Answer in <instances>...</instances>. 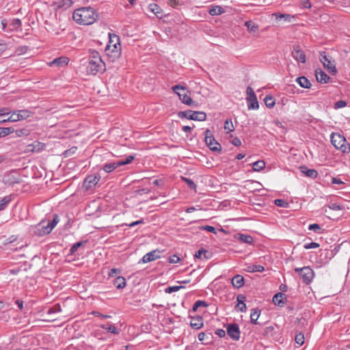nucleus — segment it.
I'll return each mask as SVG.
<instances>
[{"label":"nucleus","instance_id":"obj_29","mask_svg":"<svg viewBox=\"0 0 350 350\" xmlns=\"http://www.w3.org/2000/svg\"><path fill=\"white\" fill-rule=\"evenodd\" d=\"M86 243H87V241H79V242L75 243L70 249L69 254L75 255L77 253V252L78 251V250L81 249Z\"/></svg>","mask_w":350,"mask_h":350},{"label":"nucleus","instance_id":"obj_5","mask_svg":"<svg viewBox=\"0 0 350 350\" xmlns=\"http://www.w3.org/2000/svg\"><path fill=\"white\" fill-rule=\"evenodd\" d=\"M172 90L178 96L182 103L189 106L193 105V101L190 96L189 92L187 90L185 87L178 84L174 85Z\"/></svg>","mask_w":350,"mask_h":350},{"label":"nucleus","instance_id":"obj_6","mask_svg":"<svg viewBox=\"0 0 350 350\" xmlns=\"http://www.w3.org/2000/svg\"><path fill=\"white\" fill-rule=\"evenodd\" d=\"M204 135L205 144L209 149L213 152L221 153V146L215 140L212 132L209 129H206L204 132Z\"/></svg>","mask_w":350,"mask_h":350},{"label":"nucleus","instance_id":"obj_23","mask_svg":"<svg viewBox=\"0 0 350 350\" xmlns=\"http://www.w3.org/2000/svg\"><path fill=\"white\" fill-rule=\"evenodd\" d=\"M213 339V335L211 333L208 334L204 332H200L198 334V340L204 345H208L211 342Z\"/></svg>","mask_w":350,"mask_h":350},{"label":"nucleus","instance_id":"obj_42","mask_svg":"<svg viewBox=\"0 0 350 350\" xmlns=\"http://www.w3.org/2000/svg\"><path fill=\"white\" fill-rule=\"evenodd\" d=\"M224 129L227 131V133L233 131L234 130V127L233 126L232 122L231 119H227L224 122Z\"/></svg>","mask_w":350,"mask_h":350},{"label":"nucleus","instance_id":"obj_52","mask_svg":"<svg viewBox=\"0 0 350 350\" xmlns=\"http://www.w3.org/2000/svg\"><path fill=\"white\" fill-rule=\"evenodd\" d=\"M208 252L204 249H200L194 255L195 258H202L203 254H208Z\"/></svg>","mask_w":350,"mask_h":350},{"label":"nucleus","instance_id":"obj_9","mask_svg":"<svg viewBox=\"0 0 350 350\" xmlns=\"http://www.w3.org/2000/svg\"><path fill=\"white\" fill-rule=\"evenodd\" d=\"M295 271L298 273L302 281L306 284H309L313 280L314 276V271L309 267H304L302 268H295Z\"/></svg>","mask_w":350,"mask_h":350},{"label":"nucleus","instance_id":"obj_15","mask_svg":"<svg viewBox=\"0 0 350 350\" xmlns=\"http://www.w3.org/2000/svg\"><path fill=\"white\" fill-rule=\"evenodd\" d=\"M292 56L295 59L301 63L306 62V55L304 52L301 49L300 46L295 45L293 46L292 51Z\"/></svg>","mask_w":350,"mask_h":350},{"label":"nucleus","instance_id":"obj_37","mask_svg":"<svg viewBox=\"0 0 350 350\" xmlns=\"http://www.w3.org/2000/svg\"><path fill=\"white\" fill-rule=\"evenodd\" d=\"M273 16L275 17L276 19L278 18H283L286 22H291L292 18H294V16L287 14H279V13H274L273 14Z\"/></svg>","mask_w":350,"mask_h":350},{"label":"nucleus","instance_id":"obj_55","mask_svg":"<svg viewBox=\"0 0 350 350\" xmlns=\"http://www.w3.org/2000/svg\"><path fill=\"white\" fill-rule=\"evenodd\" d=\"M246 93L247 95V98H253V96H254V97L256 96L253 89L250 86H248L247 88Z\"/></svg>","mask_w":350,"mask_h":350},{"label":"nucleus","instance_id":"obj_16","mask_svg":"<svg viewBox=\"0 0 350 350\" xmlns=\"http://www.w3.org/2000/svg\"><path fill=\"white\" fill-rule=\"evenodd\" d=\"M159 254V252L157 250H154V251L150 252L143 256V258L140 260L139 263L140 262L147 263V262L153 261L154 260H157L160 258V256Z\"/></svg>","mask_w":350,"mask_h":350},{"label":"nucleus","instance_id":"obj_50","mask_svg":"<svg viewBox=\"0 0 350 350\" xmlns=\"http://www.w3.org/2000/svg\"><path fill=\"white\" fill-rule=\"evenodd\" d=\"M58 222H59L58 216L57 215H54L53 219H52V221H47V224H49L51 229L53 230L56 226V225L57 224Z\"/></svg>","mask_w":350,"mask_h":350},{"label":"nucleus","instance_id":"obj_26","mask_svg":"<svg viewBox=\"0 0 350 350\" xmlns=\"http://www.w3.org/2000/svg\"><path fill=\"white\" fill-rule=\"evenodd\" d=\"M296 82L304 88H310L311 83L310 81L305 77H299L296 79Z\"/></svg>","mask_w":350,"mask_h":350},{"label":"nucleus","instance_id":"obj_13","mask_svg":"<svg viewBox=\"0 0 350 350\" xmlns=\"http://www.w3.org/2000/svg\"><path fill=\"white\" fill-rule=\"evenodd\" d=\"M227 334L234 340H239L240 338L239 327L236 323L229 324L227 327Z\"/></svg>","mask_w":350,"mask_h":350},{"label":"nucleus","instance_id":"obj_33","mask_svg":"<svg viewBox=\"0 0 350 350\" xmlns=\"http://www.w3.org/2000/svg\"><path fill=\"white\" fill-rule=\"evenodd\" d=\"M245 26L247 27V30L250 32H256L259 28V27L257 24H256L255 23L252 22L251 21H246L245 23Z\"/></svg>","mask_w":350,"mask_h":350},{"label":"nucleus","instance_id":"obj_45","mask_svg":"<svg viewBox=\"0 0 350 350\" xmlns=\"http://www.w3.org/2000/svg\"><path fill=\"white\" fill-rule=\"evenodd\" d=\"M182 180L187 183V186L191 189L196 190V185L195 183L191 180L186 177H182Z\"/></svg>","mask_w":350,"mask_h":350},{"label":"nucleus","instance_id":"obj_41","mask_svg":"<svg viewBox=\"0 0 350 350\" xmlns=\"http://www.w3.org/2000/svg\"><path fill=\"white\" fill-rule=\"evenodd\" d=\"M208 305V304L204 301H202V300H198L196 301L193 306V308H192V310L193 312H196L197 311L198 308H200V307H207Z\"/></svg>","mask_w":350,"mask_h":350},{"label":"nucleus","instance_id":"obj_54","mask_svg":"<svg viewBox=\"0 0 350 350\" xmlns=\"http://www.w3.org/2000/svg\"><path fill=\"white\" fill-rule=\"evenodd\" d=\"M347 106V102L342 100H338L334 104V109H338Z\"/></svg>","mask_w":350,"mask_h":350},{"label":"nucleus","instance_id":"obj_36","mask_svg":"<svg viewBox=\"0 0 350 350\" xmlns=\"http://www.w3.org/2000/svg\"><path fill=\"white\" fill-rule=\"evenodd\" d=\"M252 166L254 171L260 172L265 167V163L262 160H258L254 162Z\"/></svg>","mask_w":350,"mask_h":350},{"label":"nucleus","instance_id":"obj_57","mask_svg":"<svg viewBox=\"0 0 350 350\" xmlns=\"http://www.w3.org/2000/svg\"><path fill=\"white\" fill-rule=\"evenodd\" d=\"M202 229L205 230L208 232H212L213 234L217 233L216 229L213 226H202Z\"/></svg>","mask_w":350,"mask_h":350},{"label":"nucleus","instance_id":"obj_7","mask_svg":"<svg viewBox=\"0 0 350 350\" xmlns=\"http://www.w3.org/2000/svg\"><path fill=\"white\" fill-rule=\"evenodd\" d=\"M320 61L323 64V66L332 75H334L337 72L336 68L335 61L332 57L327 55L325 52H322L320 54Z\"/></svg>","mask_w":350,"mask_h":350},{"label":"nucleus","instance_id":"obj_22","mask_svg":"<svg viewBox=\"0 0 350 350\" xmlns=\"http://www.w3.org/2000/svg\"><path fill=\"white\" fill-rule=\"evenodd\" d=\"M112 283L117 289H122L126 286V281L124 277L118 276L112 281Z\"/></svg>","mask_w":350,"mask_h":350},{"label":"nucleus","instance_id":"obj_40","mask_svg":"<svg viewBox=\"0 0 350 350\" xmlns=\"http://www.w3.org/2000/svg\"><path fill=\"white\" fill-rule=\"evenodd\" d=\"M11 200L12 199L10 196H5L0 200V211L4 210Z\"/></svg>","mask_w":350,"mask_h":350},{"label":"nucleus","instance_id":"obj_64","mask_svg":"<svg viewBox=\"0 0 350 350\" xmlns=\"http://www.w3.org/2000/svg\"><path fill=\"white\" fill-rule=\"evenodd\" d=\"M15 303H16V304L17 305V306L18 307V308L20 310H23V301L22 300L16 299L15 301Z\"/></svg>","mask_w":350,"mask_h":350},{"label":"nucleus","instance_id":"obj_11","mask_svg":"<svg viewBox=\"0 0 350 350\" xmlns=\"http://www.w3.org/2000/svg\"><path fill=\"white\" fill-rule=\"evenodd\" d=\"M100 178V176L98 177L95 174L88 176L83 181V188L87 191H92L98 183Z\"/></svg>","mask_w":350,"mask_h":350},{"label":"nucleus","instance_id":"obj_4","mask_svg":"<svg viewBox=\"0 0 350 350\" xmlns=\"http://www.w3.org/2000/svg\"><path fill=\"white\" fill-rule=\"evenodd\" d=\"M111 62H114L118 59L122 54V49L120 37L114 33H111Z\"/></svg>","mask_w":350,"mask_h":350},{"label":"nucleus","instance_id":"obj_48","mask_svg":"<svg viewBox=\"0 0 350 350\" xmlns=\"http://www.w3.org/2000/svg\"><path fill=\"white\" fill-rule=\"evenodd\" d=\"M185 288V287L183 286H167L165 288V291L167 293H172L173 292H176V291H179L180 288Z\"/></svg>","mask_w":350,"mask_h":350},{"label":"nucleus","instance_id":"obj_46","mask_svg":"<svg viewBox=\"0 0 350 350\" xmlns=\"http://www.w3.org/2000/svg\"><path fill=\"white\" fill-rule=\"evenodd\" d=\"M60 311H61V306L59 304H57L48 310L47 314H50L57 313V312H59Z\"/></svg>","mask_w":350,"mask_h":350},{"label":"nucleus","instance_id":"obj_51","mask_svg":"<svg viewBox=\"0 0 350 350\" xmlns=\"http://www.w3.org/2000/svg\"><path fill=\"white\" fill-rule=\"evenodd\" d=\"M275 204L280 207L286 208L288 206V203L282 199H276L275 200Z\"/></svg>","mask_w":350,"mask_h":350},{"label":"nucleus","instance_id":"obj_28","mask_svg":"<svg viewBox=\"0 0 350 350\" xmlns=\"http://www.w3.org/2000/svg\"><path fill=\"white\" fill-rule=\"evenodd\" d=\"M22 22L19 18H14L10 24V30L19 31L21 30Z\"/></svg>","mask_w":350,"mask_h":350},{"label":"nucleus","instance_id":"obj_49","mask_svg":"<svg viewBox=\"0 0 350 350\" xmlns=\"http://www.w3.org/2000/svg\"><path fill=\"white\" fill-rule=\"evenodd\" d=\"M295 340L297 344L302 345L304 342V336L301 333L296 334Z\"/></svg>","mask_w":350,"mask_h":350},{"label":"nucleus","instance_id":"obj_61","mask_svg":"<svg viewBox=\"0 0 350 350\" xmlns=\"http://www.w3.org/2000/svg\"><path fill=\"white\" fill-rule=\"evenodd\" d=\"M215 334H217L220 338H224L226 336V332L223 329H217L215 331Z\"/></svg>","mask_w":350,"mask_h":350},{"label":"nucleus","instance_id":"obj_35","mask_svg":"<svg viewBox=\"0 0 350 350\" xmlns=\"http://www.w3.org/2000/svg\"><path fill=\"white\" fill-rule=\"evenodd\" d=\"M14 132L17 137H26L30 134V130L27 127L14 130Z\"/></svg>","mask_w":350,"mask_h":350},{"label":"nucleus","instance_id":"obj_17","mask_svg":"<svg viewBox=\"0 0 350 350\" xmlns=\"http://www.w3.org/2000/svg\"><path fill=\"white\" fill-rule=\"evenodd\" d=\"M45 148V144L39 142H34L33 143L29 144L27 146L26 152H39L41 150H44Z\"/></svg>","mask_w":350,"mask_h":350},{"label":"nucleus","instance_id":"obj_12","mask_svg":"<svg viewBox=\"0 0 350 350\" xmlns=\"http://www.w3.org/2000/svg\"><path fill=\"white\" fill-rule=\"evenodd\" d=\"M52 230L47 221H42L36 226L35 234L42 237L49 234Z\"/></svg>","mask_w":350,"mask_h":350},{"label":"nucleus","instance_id":"obj_1","mask_svg":"<svg viewBox=\"0 0 350 350\" xmlns=\"http://www.w3.org/2000/svg\"><path fill=\"white\" fill-rule=\"evenodd\" d=\"M96 14L92 8H81L77 9L73 14V20L79 25H89L96 21Z\"/></svg>","mask_w":350,"mask_h":350},{"label":"nucleus","instance_id":"obj_27","mask_svg":"<svg viewBox=\"0 0 350 350\" xmlns=\"http://www.w3.org/2000/svg\"><path fill=\"white\" fill-rule=\"evenodd\" d=\"M247 107L249 109H257L259 107L258 101L256 96H253L251 98H247Z\"/></svg>","mask_w":350,"mask_h":350},{"label":"nucleus","instance_id":"obj_62","mask_svg":"<svg viewBox=\"0 0 350 350\" xmlns=\"http://www.w3.org/2000/svg\"><path fill=\"white\" fill-rule=\"evenodd\" d=\"M10 111L7 108H0V116H4L6 115H9Z\"/></svg>","mask_w":350,"mask_h":350},{"label":"nucleus","instance_id":"obj_2","mask_svg":"<svg viewBox=\"0 0 350 350\" xmlns=\"http://www.w3.org/2000/svg\"><path fill=\"white\" fill-rule=\"evenodd\" d=\"M105 69V64L102 60L99 53L95 51H92L88 62L87 73L94 75L98 72H103Z\"/></svg>","mask_w":350,"mask_h":350},{"label":"nucleus","instance_id":"obj_53","mask_svg":"<svg viewBox=\"0 0 350 350\" xmlns=\"http://www.w3.org/2000/svg\"><path fill=\"white\" fill-rule=\"evenodd\" d=\"M320 245L315 242H311L310 243H306L304 245V247L306 250L314 249L319 247Z\"/></svg>","mask_w":350,"mask_h":350},{"label":"nucleus","instance_id":"obj_24","mask_svg":"<svg viewBox=\"0 0 350 350\" xmlns=\"http://www.w3.org/2000/svg\"><path fill=\"white\" fill-rule=\"evenodd\" d=\"M284 298H286L285 294H284L281 292L278 293L273 297V303L275 306H282L284 304V302L283 301Z\"/></svg>","mask_w":350,"mask_h":350},{"label":"nucleus","instance_id":"obj_10","mask_svg":"<svg viewBox=\"0 0 350 350\" xmlns=\"http://www.w3.org/2000/svg\"><path fill=\"white\" fill-rule=\"evenodd\" d=\"M31 115V111L27 109L17 110L14 111L8 118L10 122H14L22 120H25L29 118Z\"/></svg>","mask_w":350,"mask_h":350},{"label":"nucleus","instance_id":"obj_59","mask_svg":"<svg viewBox=\"0 0 350 350\" xmlns=\"http://www.w3.org/2000/svg\"><path fill=\"white\" fill-rule=\"evenodd\" d=\"M230 142L235 146H240L241 145V139L237 137H234Z\"/></svg>","mask_w":350,"mask_h":350},{"label":"nucleus","instance_id":"obj_30","mask_svg":"<svg viewBox=\"0 0 350 350\" xmlns=\"http://www.w3.org/2000/svg\"><path fill=\"white\" fill-rule=\"evenodd\" d=\"M265 271V267L260 265H252L247 267V271L250 273L254 272H262Z\"/></svg>","mask_w":350,"mask_h":350},{"label":"nucleus","instance_id":"obj_47","mask_svg":"<svg viewBox=\"0 0 350 350\" xmlns=\"http://www.w3.org/2000/svg\"><path fill=\"white\" fill-rule=\"evenodd\" d=\"M72 4V1L71 0H62L59 2L58 7L68 8L70 7Z\"/></svg>","mask_w":350,"mask_h":350},{"label":"nucleus","instance_id":"obj_14","mask_svg":"<svg viewBox=\"0 0 350 350\" xmlns=\"http://www.w3.org/2000/svg\"><path fill=\"white\" fill-rule=\"evenodd\" d=\"M134 159V156L129 155L126 159H120L117 161H111V172L119 166L131 163Z\"/></svg>","mask_w":350,"mask_h":350},{"label":"nucleus","instance_id":"obj_32","mask_svg":"<svg viewBox=\"0 0 350 350\" xmlns=\"http://www.w3.org/2000/svg\"><path fill=\"white\" fill-rule=\"evenodd\" d=\"M14 132V129L10 127H0V137H5Z\"/></svg>","mask_w":350,"mask_h":350},{"label":"nucleus","instance_id":"obj_19","mask_svg":"<svg viewBox=\"0 0 350 350\" xmlns=\"http://www.w3.org/2000/svg\"><path fill=\"white\" fill-rule=\"evenodd\" d=\"M315 76L318 82L326 83L329 81L330 77L322 70H316Z\"/></svg>","mask_w":350,"mask_h":350},{"label":"nucleus","instance_id":"obj_58","mask_svg":"<svg viewBox=\"0 0 350 350\" xmlns=\"http://www.w3.org/2000/svg\"><path fill=\"white\" fill-rule=\"evenodd\" d=\"M180 260V258L175 254L169 257V262L170 263H177Z\"/></svg>","mask_w":350,"mask_h":350},{"label":"nucleus","instance_id":"obj_34","mask_svg":"<svg viewBox=\"0 0 350 350\" xmlns=\"http://www.w3.org/2000/svg\"><path fill=\"white\" fill-rule=\"evenodd\" d=\"M260 311L258 310V309H253L252 310V312H251L250 314V319H251V322L254 324H258V323L257 322V320L260 316Z\"/></svg>","mask_w":350,"mask_h":350},{"label":"nucleus","instance_id":"obj_39","mask_svg":"<svg viewBox=\"0 0 350 350\" xmlns=\"http://www.w3.org/2000/svg\"><path fill=\"white\" fill-rule=\"evenodd\" d=\"M264 101L266 106L269 108L273 107L275 104V98L270 95H267L264 99Z\"/></svg>","mask_w":350,"mask_h":350},{"label":"nucleus","instance_id":"obj_43","mask_svg":"<svg viewBox=\"0 0 350 350\" xmlns=\"http://www.w3.org/2000/svg\"><path fill=\"white\" fill-rule=\"evenodd\" d=\"M239 240L243 243L251 244L252 243L254 239L250 235H245V234H240L239 235Z\"/></svg>","mask_w":350,"mask_h":350},{"label":"nucleus","instance_id":"obj_18","mask_svg":"<svg viewBox=\"0 0 350 350\" xmlns=\"http://www.w3.org/2000/svg\"><path fill=\"white\" fill-rule=\"evenodd\" d=\"M190 325L195 329H199L204 325V320L202 317L197 316L191 317Z\"/></svg>","mask_w":350,"mask_h":350},{"label":"nucleus","instance_id":"obj_8","mask_svg":"<svg viewBox=\"0 0 350 350\" xmlns=\"http://www.w3.org/2000/svg\"><path fill=\"white\" fill-rule=\"evenodd\" d=\"M178 116L180 118H187L196 121H204L206 118V113L203 111H193L191 110L179 111Z\"/></svg>","mask_w":350,"mask_h":350},{"label":"nucleus","instance_id":"obj_56","mask_svg":"<svg viewBox=\"0 0 350 350\" xmlns=\"http://www.w3.org/2000/svg\"><path fill=\"white\" fill-rule=\"evenodd\" d=\"M246 299V297L245 295H239L237 297V301L238 302V304L237 306V307H238L239 305L242 304L244 303V301H245Z\"/></svg>","mask_w":350,"mask_h":350},{"label":"nucleus","instance_id":"obj_38","mask_svg":"<svg viewBox=\"0 0 350 350\" xmlns=\"http://www.w3.org/2000/svg\"><path fill=\"white\" fill-rule=\"evenodd\" d=\"M148 10L158 16L161 13V9L157 3H150L148 5Z\"/></svg>","mask_w":350,"mask_h":350},{"label":"nucleus","instance_id":"obj_21","mask_svg":"<svg viewBox=\"0 0 350 350\" xmlns=\"http://www.w3.org/2000/svg\"><path fill=\"white\" fill-rule=\"evenodd\" d=\"M245 280L243 276L241 275H234L231 280V283L234 288H240L244 285Z\"/></svg>","mask_w":350,"mask_h":350},{"label":"nucleus","instance_id":"obj_3","mask_svg":"<svg viewBox=\"0 0 350 350\" xmlns=\"http://www.w3.org/2000/svg\"><path fill=\"white\" fill-rule=\"evenodd\" d=\"M330 139L332 144L337 150H340L343 153H349L350 152V144L341 134L332 133L330 135Z\"/></svg>","mask_w":350,"mask_h":350},{"label":"nucleus","instance_id":"obj_60","mask_svg":"<svg viewBox=\"0 0 350 350\" xmlns=\"http://www.w3.org/2000/svg\"><path fill=\"white\" fill-rule=\"evenodd\" d=\"M7 49V44L3 42H0V56L6 51Z\"/></svg>","mask_w":350,"mask_h":350},{"label":"nucleus","instance_id":"obj_25","mask_svg":"<svg viewBox=\"0 0 350 350\" xmlns=\"http://www.w3.org/2000/svg\"><path fill=\"white\" fill-rule=\"evenodd\" d=\"M68 63V58L66 57H61L55 58L53 61L50 63L51 66L56 65L57 66H63L67 65Z\"/></svg>","mask_w":350,"mask_h":350},{"label":"nucleus","instance_id":"obj_31","mask_svg":"<svg viewBox=\"0 0 350 350\" xmlns=\"http://www.w3.org/2000/svg\"><path fill=\"white\" fill-rule=\"evenodd\" d=\"M224 12L223 8L219 5L212 6L209 10V14L212 16L219 15Z\"/></svg>","mask_w":350,"mask_h":350},{"label":"nucleus","instance_id":"obj_20","mask_svg":"<svg viewBox=\"0 0 350 350\" xmlns=\"http://www.w3.org/2000/svg\"><path fill=\"white\" fill-rule=\"evenodd\" d=\"M299 169L301 172L308 177L316 178L318 176V172L317 170L314 169H308L306 165H301Z\"/></svg>","mask_w":350,"mask_h":350},{"label":"nucleus","instance_id":"obj_63","mask_svg":"<svg viewBox=\"0 0 350 350\" xmlns=\"http://www.w3.org/2000/svg\"><path fill=\"white\" fill-rule=\"evenodd\" d=\"M329 208L334 211H339V210H341L342 209V207L341 206L336 204V203H333L330 206H329Z\"/></svg>","mask_w":350,"mask_h":350},{"label":"nucleus","instance_id":"obj_44","mask_svg":"<svg viewBox=\"0 0 350 350\" xmlns=\"http://www.w3.org/2000/svg\"><path fill=\"white\" fill-rule=\"evenodd\" d=\"M308 229L310 230H313L318 234H321L323 232L322 228L320 225L317 224H310L308 226Z\"/></svg>","mask_w":350,"mask_h":350}]
</instances>
